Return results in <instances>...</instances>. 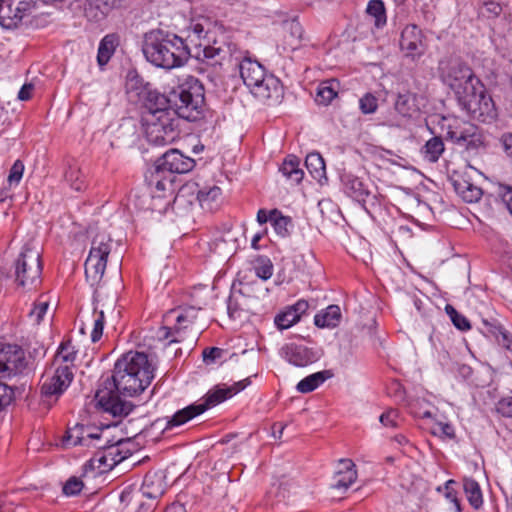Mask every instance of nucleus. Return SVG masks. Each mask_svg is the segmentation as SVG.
Segmentation results:
<instances>
[{
    "mask_svg": "<svg viewBox=\"0 0 512 512\" xmlns=\"http://www.w3.org/2000/svg\"><path fill=\"white\" fill-rule=\"evenodd\" d=\"M104 439L105 443L103 445H97L99 451L85 464V470L87 468L94 469L95 467L100 469L102 466L104 467L102 471L106 468L111 469L132 455V450L129 448L131 444L129 439L120 438L113 441L108 436V430L105 432Z\"/></svg>",
    "mask_w": 512,
    "mask_h": 512,
    "instance_id": "11",
    "label": "nucleus"
},
{
    "mask_svg": "<svg viewBox=\"0 0 512 512\" xmlns=\"http://www.w3.org/2000/svg\"><path fill=\"white\" fill-rule=\"evenodd\" d=\"M136 95L147 109L144 119L146 117H155L160 114L173 112L171 95L167 97L159 91L151 89L148 85L140 88L139 91L136 92Z\"/></svg>",
    "mask_w": 512,
    "mask_h": 512,
    "instance_id": "16",
    "label": "nucleus"
},
{
    "mask_svg": "<svg viewBox=\"0 0 512 512\" xmlns=\"http://www.w3.org/2000/svg\"><path fill=\"white\" fill-rule=\"evenodd\" d=\"M270 221L276 231V233L282 237H286L289 234L288 226L291 223L289 217L283 216L277 209L270 211Z\"/></svg>",
    "mask_w": 512,
    "mask_h": 512,
    "instance_id": "45",
    "label": "nucleus"
},
{
    "mask_svg": "<svg viewBox=\"0 0 512 512\" xmlns=\"http://www.w3.org/2000/svg\"><path fill=\"white\" fill-rule=\"evenodd\" d=\"M359 106L362 113L371 114L377 110L378 100L374 95L367 93L359 100Z\"/></svg>",
    "mask_w": 512,
    "mask_h": 512,
    "instance_id": "53",
    "label": "nucleus"
},
{
    "mask_svg": "<svg viewBox=\"0 0 512 512\" xmlns=\"http://www.w3.org/2000/svg\"><path fill=\"white\" fill-rule=\"evenodd\" d=\"M224 351L218 347L206 348L203 350V359L206 363H213L217 359L221 358Z\"/></svg>",
    "mask_w": 512,
    "mask_h": 512,
    "instance_id": "59",
    "label": "nucleus"
},
{
    "mask_svg": "<svg viewBox=\"0 0 512 512\" xmlns=\"http://www.w3.org/2000/svg\"><path fill=\"white\" fill-rule=\"evenodd\" d=\"M105 324V314L104 310L97 311V308L94 309V324L91 332V340L92 342H97L101 339L103 334Z\"/></svg>",
    "mask_w": 512,
    "mask_h": 512,
    "instance_id": "48",
    "label": "nucleus"
},
{
    "mask_svg": "<svg viewBox=\"0 0 512 512\" xmlns=\"http://www.w3.org/2000/svg\"><path fill=\"white\" fill-rule=\"evenodd\" d=\"M117 0H87L85 16L94 22L105 19L116 8Z\"/></svg>",
    "mask_w": 512,
    "mask_h": 512,
    "instance_id": "22",
    "label": "nucleus"
},
{
    "mask_svg": "<svg viewBox=\"0 0 512 512\" xmlns=\"http://www.w3.org/2000/svg\"><path fill=\"white\" fill-rule=\"evenodd\" d=\"M331 370H322L308 375L298 382L296 389L300 393H310L322 385L326 380L333 377Z\"/></svg>",
    "mask_w": 512,
    "mask_h": 512,
    "instance_id": "26",
    "label": "nucleus"
},
{
    "mask_svg": "<svg viewBox=\"0 0 512 512\" xmlns=\"http://www.w3.org/2000/svg\"><path fill=\"white\" fill-rule=\"evenodd\" d=\"M83 487L82 480L73 476L65 482L62 491L66 496H76L82 491Z\"/></svg>",
    "mask_w": 512,
    "mask_h": 512,
    "instance_id": "50",
    "label": "nucleus"
},
{
    "mask_svg": "<svg viewBox=\"0 0 512 512\" xmlns=\"http://www.w3.org/2000/svg\"><path fill=\"white\" fill-rule=\"evenodd\" d=\"M481 324V332L486 336H491L495 339L500 337V334L506 329L500 321L493 316L482 317Z\"/></svg>",
    "mask_w": 512,
    "mask_h": 512,
    "instance_id": "44",
    "label": "nucleus"
},
{
    "mask_svg": "<svg viewBox=\"0 0 512 512\" xmlns=\"http://www.w3.org/2000/svg\"><path fill=\"white\" fill-rule=\"evenodd\" d=\"M303 28L297 21H292L288 25L287 33L284 36L286 45L291 49H297L302 40Z\"/></svg>",
    "mask_w": 512,
    "mask_h": 512,
    "instance_id": "42",
    "label": "nucleus"
},
{
    "mask_svg": "<svg viewBox=\"0 0 512 512\" xmlns=\"http://www.w3.org/2000/svg\"><path fill=\"white\" fill-rule=\"evenodd\" d=\"M23 171H24L23 163L20 160L15 161L10 169V172H9V176H8L9 183L10 184H13V183L18 184L22 178Z\"/></svg>",
    "mask_w": 512,
    "mask_h": 512,
    "instance_id": "56",
    "label": "nucleus"
},
{
    "mask_svg": "<svg viewBox=\"0 0 512 512\" xmlns=\"http://www.w3.org/2000/svg\"><path fill=\"white\" fill-rule=\"evenodd\" d=\"M502 11L501 6L493 1L484 3L480 10V14L486 18H493L498 16Z\"/></svg>",
    "mask_w": 512,
    "mask_h": 512,
    "instance_id": "55",
    "label": "nucleus"
},
{
    "mask_svg": "<svg viewBox=\"0 0 512 512\" xmlns=\"http://www.w3.org/2000/svg\"><path fill=\"white\" fill-rule=\"evenodd\" d=\"M34 85L31 83L24 84L18 92V99L21 101H27L31 98Z\"/></svg>",
    "mask_w": 512,
    "mask_h": 512,
    "instance_id": "64",
    "label": "nucleus"
},
{
    "mask_svg": "<svg viewBox=\"0 0 512 512\" xmlns=\"http://www.w3.org/2000/svg\"><path fill=\"white\" fill-rule=\"evenodd\" d=\"M118 45V35L108 34L104 36V38L100 41L97 54V61L100 66H104L109 62Z\"/></svg>",
    "mask_w": 512,
    "mask_h": 512,
    "instance_id": "30",
    "label": "nucleus"
},
{
    "mask_svg": "<svg viewBox=\"0 0 512 512\" xmlns=\"http://www.w3.org/2000/svg\"><path fill=\"white\" fill-rule=\"evenodd\" d=\"M438 70L443 84L453 91L458 105L471 118L481 122L496 118L492 97L467 63L460 59L442 60Z\"/></svg>",
    "mask_w": 512,
    "mask_h": 512,
    "instance_id": "2",
    "label": "nucleus"
},
{
    "mask_svg": "<svg viewBox=\"0 0 512 512\" xmlns=\"http://www.w3.org/2000/svg\"><path fill=\"white\" fill-rule=\"evenodd\" d=\"M41 252L32 242L26 243L15 261V282L31 290L41 283Z\"/></svg>",
    "mask_w": 512,
    "mask_h": 512,
    "instance_id": "9",
    "label": "nucleus"
},
{
    "mask_svg": "<svg viewBox=\"0 0 512 512\" xmlns=\"http://www.w3.org/2000/svg\"><path fill=\"white\" fill-rule=\"evenodd\" d=\"M283 357L297 367H305L316 362L320 354L313 348L302 344L289 343L282 348Z\"/></svg>",
    "mask_w": 512,
    "mask_h": 512,
    "instance_id": "20",
    "label": "nucleus"
},
{
    "mask_svg": "<svg viewBox=\"0 0 512 512\" xmlns=\"http://www.w3.org/2000/svg\"><path fill=\"white\" fill-rule=\"evenodd\" d=\"M112 239L111 236L105 232L98 233L94 236L91 243V249L89 254H95V256H101L108 258L111 252Z\"/></svg>",
    "mask_w": 512,
    "mask_h": 512,
    "instance_id": "36",
    "label": "nucleus"
},
{
    "mask_svg": "<svg viewBox=\"0 0 512 512\" xmlns=\"http://www.w3.org/2000/svg\"><path fill=\"white\" fill-rule=\"evenodd\" d=\"M107 259L95 254H89L85 261V275L87 280L94 285L98 283L106 270Z\"/></svg>",
    "mask_w": 512,
    "mask_h": 512,
    "instance_id": "24",
    "label": "nucleus"
},
{
    "mask_svg": "<svg viewBox=\"0 0 512 512\" xmlns=\"http://www.w3.org/2000/svg\"><path fill=\"white\" fill-rule=\"evenodd\" d=\"M140 491L146 498H159L164 493V485L161 477L156 474L145 475Z\"/></svg>",
    "mask_w": 512,
    "mask_h": 512,
    "instance_id": "31",
    "label": "nucleus"
},
{
    "mask_svg": "<svg viewBox=\"0 0 512 512\" xmlns=\"http://www.w3.org/2000/svg\"><path fill=\"white\" fill-rule=\"evenodd\" d=\"M247 299L242 289H233L227 300V312L230 318L237 319L241 317V313L247 310Z\"/></svg>",
    "mask_w": 512,
    "mask_h": 512,
    "instance_id": "34",
    "label": "nucleus"
},
{
    "mask_svg": "<svg viewBox=\"0 0 512 512\" xmlns=\"http://www.w3.org/2000/svg\"><path fill=\"white\" fill-rule=\"evenodd\" d=\"M341 319V310L338 305H330L325 310L316 314L314 323L317 327H336Z\"/></svg>",
    "mask_w": 512,
    "mask_h": 512,
    "instance_id": "32",
    "label": "nucleus"
},
{
    "mask_svg": "<svg viewBox=\"0 0 512 512\" xmlns=\"http://www.w3.org/2000/svg\"><path fill=\"white\" fill-rule=\"evenodd\" d=\"M204 33L203 25L196 23L192 25L186 39H184L189 44L190 49L191 46L194 47L196 58L210 61L213 65H222L224 60H231L233 57L239 59L240 53L237 45L229 41L226 36L222 35L210 44V41L203 42Z\"/></svg>",
    "mask_w": 512,
    "mask_h": 512,
    "instance_id": "7",
    "label": "nucleus"
},
{
    "mask_svg": "<svg viewBox=\"0 0 512 512\" xmlns=\"http://www.w3.org/2000/svg\"><path fill=\"white\" fill-rule=\"evenodd\" d=\"M366 11L375 19L374 24L377 28H381L386 24V10L382 0H370Z\"/></svg>",
    "mask_w": 512,
    "mask_h": 512,
    "instance_id": "41",
    "label": "nucleus"
},
{
    "mask_svg": "<svg viewBox=\"0 0 512 512\" xmlns=\"http://www.w3.org/2000/svg\"><path fill=\"white\" fill-rule=\"evenodd\" d=\"M0 378V412L5 410L14 400L15 394L12 386H9Z\"/></svg>",
    "mask_w": 512,
    "mask_h": 512,
    "instance_id": "49",
    "label": "nucleus"
},
{
    "mask_svg": "<svg viewBox=\"0 0 512 512\" xmlns=\"http://www.w3.org/2000/svg\"><path fill=\"white\" fill-rule=\"evenodd\" d=\"M196 314L197 312L194 308H189L183 313H179L176 316V324L174 328L162 327L160 329V338L167 339L173 336L174 338L170 343H180L188 338L187 334L189 332L191 333V340L195 342L200 333L199 328H194Z\"/></svg>",
    "mask_w": 512,
    "mask_h": 512,
    "instance_id": "14",
    "label": "nucleus"
},
{
    "mask_svg": "<svg viewBox=\"0 0 512 512\" xmlns=\"http://www.w3.org/2000/svg\"><path fill=\"white\" fill-rule=\"evenodd\" d=\"M395 109L404 117H412L419 111L416 94L409 91L399 93L395 102Z\"/></svg>",
    "mask_w": 512,
    "mask_h": 512,
    "instance_id": "28",
    "label": "nucleus"
},
{
    "mask_svg": "<svg viewBox=\"0 0 512 512\" xmlns=\"http://www.w3.org/2000/svg\"><path fill=\"white\" fill-rule=\"evenodd\" d=\"M339 84L336 80H328L319 84L315 101L318 104L328 105L337 96Z\"/></svg>",
    "mask_w": 512,
    "mask_h": 512,
    "instance_id": "39",
    "label": "nucleus"
},
{
    "mask_svg": "<svg viewBox=\"0 0 512 512\" xmlns=\"http://www.w3.org/2000/svg\"><path fill=\"white\" fill-rule=\"evenodd\" d=\"M433 433L445 436L449 439L455 438L454 427L449 423H444V422L437 423L434 428Z\"/></svg>",
    "mask_w": 512,
    "mask_h": 512,
    "instance_id": "57",
    "label": "nucleus"
},
{
    "mask_svg": "<svg viewBox=\"0 0 512 512\" xmlns=\"http://www.w3.org/2000/svg\"><path fill=\"white\" fill-rule=\"evenodd\" d=\"M195 164L193 158L184 155L180 150L170 149L156 161V172L184 174L190 172Z\"/></svg>",
    "mask_w": 512,
    "mask_h": 512,
    "instance_id": "17",
    "label": "nucleus"
},
{
    "mask_svg": "<svg viewBox=\"0 0 512 512\" xmlns=\"http://www.w3.org/2000/svg\"><path fill=\"white\" fill-rule=\"evenodd\" d=\"M380 422L386 427H397L398 425V412L396 410H389L380 416Z\"/></svg>",
    "mask_w": 512,
    "mask_h": 512,
    "instance_id": "60",
    "label": "nucleus"
},
{
    "mask_svg": "<svg viewBox=\"0 0 512 512\" xmlns=\"http://www.w3.org/2000/svg\"><path fill=\"white\" fill-rule=\"evenodd\" d=\"M253 269L260 279L266 281L273 275V264L266 256H257L253 260Z\"/></svg>",
    "mask_w": 512,
    "mask_h": 512,
    "instance_id": "43",
    "label": "nucleus"
},
{
    "mask_svg": "<svg viewBox=\"0 0 512 512\" xmlns=\"http://www.w3.org/2000/svg\"><path fill=\"white\" fill-rule=\"evenodd\" d=\"M499 345L512 352V334L505 329L500 337L496 338Z\"/></svg>",
    "mask_w": 512,
    "mask_h": 512,
    "instance_id": "62",
    "label": "nucleus"
},
{
    "mask_svg": "<svg viewBox=\"0 0 512 512\" xmlns=\"http://www.w3.org/2000/svg\"><path fill=\"white\" fill-rule=\"evenodd\" d=\"M239 53L240 57L238 60L233 57L231 60H224V62L239 68L243 82L250 88L255 97L263 101L277 100L282 92L279 80L273 75H267L264 67L259 62L243 58L240 50Z\"/></svg>",
    "mask_w": 512,
    "mask_h": 512,
    "instance_id": "5",
    "label": "nucleus"
},
{
    "mask_svg": "<svg viewBox=\"0 0 512 512\" xmlns=\"http://www.w3.org/2000/svg\"><path fill=\"white\" fill-rule=\"evenodd\" d=\"M456 484V482L452 479L448 480L445 484H444V487H443V490L445 491L444 495L445 497L450 500L456 510L458 512L461 511V504H460V501L458 500L457 498V492L456 490L454 489V485ZM438 491H442V487H438L437 488Z\"/></svg>",
    "mask_w": 512,
    "mask_h": 512,
    "instance_id": "52",
    "label": "nucleus"
},
{
    "mask_svg": "<svg viewBox=\"0 0 512 512\" xmlns=\"http://www.w3.org/2000/svg\"><path fill=\"white\" fill-rule=\"evenodd\" d=\"M340 469L336 474V479L333 488L348 489L357 479V471L355 464L350 459L339 460Z\"/></svg>",
    "mask_w": 512,
    "mask_h": 512,
    "instance_id": "23",
    "label": "nucleus"
},
{
    "mask_svg": "<svg viewBox=\"0 0 512 512\" xmlns=\"http://www.w3.org/2000/svg\"><path fill=\"white\" fill-rule=\"evenodd\" d=\"M28 362L24 350L18 345L0 347V378H10L24 372Z\"/></svg>",
    "mask_w": 512,
    "mask_h": 512,
    "instance_id": "15",
    "label": "nucleus"
},
{
    "mask_svg": "<svg viewBox=\"0 0 512 512\" xmlns=\"http://www.w3.org/2000/svg\"><path fill=\"white\" fill-rule=\"evenodd\" d=\"M49 307V303L47 300L39 299L35 302L33 309L29 313V317L34 321V323L39 324L46 314Z\"/></svg>",
    "mask_w": 512,
    "mask_h": 512,
    "instance_id": "51",
    "label": "nucleus"
},
{
    "mask_svg": "<svg viewBox=\"0 0 512 512\" xmlns=\"http://www.w3.org/2000/svg\"><path fill=\"white\" fill-rule=\"evenodd\" d=\"M250 384V379L246 378L242 381L234 383L232 386L220 388L217 387L210 390L204 397V402L191 404L177 411L167 422V428L180 426L193 419L194 417L204 413L207 409L212 408L233 395L239 393Z\"/></svg>",
    "mask_w": 512,
    "mask_h": 512,
    "instance_id": "8",
    "label": "nucleus"
},
{
    "mask_svg": "<svg viewBox=\"0 0 512 512\" xmlns=\"http://www.w3.org/2000/svg\"><path fill=\"white\" fill-rule=\"evenodd\" d=\"M267 504L273 505L275 502H281L285 498V489L282 484H273L271 489L267 492Z\"/></svg>",
    "mask_w": 512,
    "mask_h": 512,
    "instance_id": "54",
    "label": "nucleus"
},
{
    "mask_svg": "<svg viewBox=\"0 0 512 512\" xmlns=\"http://www.w3.org/2000/svg\"><path fill=\"white\" fill-rule=\"evenodd\" d=\"M299 164V158L293 155H289L287 158H285L279 170L284 177L291 180L295 184H299L304 177V172L299 168Z\"/></svg>",
    "mask_w": 512,
    "mask_h": 512,
    "instance_id": "33",
    "label": "nucleus"
},
{
    "mask_svg": "<svg viewBox=\"0 0 512 512\" xmlns=\"http://www.w3.org/2000/svg\"><path fill=\"white\" fill-rule=\"evenodd\" d=\"M34 4L33 0H5L0 5V24L7 29L16 28Z\"/></svg>",
    "mask_w": 512,
    "mask_h": 512,
    "instance_id": "18",
    "label": "nucleus"
},
{
    "mask_svg": "<svg viewBox=\"0 0 512 512\" xmlns=\"http://www.w3.org/2000/svg\"><path fill=\"white\" fill-rule=\"evenodd\" d=\"M463 488L470 505L474 509H479L483 504L482 491L479 483L472 478H465Z\"/></svg>",
    "mask_w": 512,
    "mask_h": 512,
    "instance_id": "37",
    "label": "nucleus"
},
{
    "mask_svg": "<svg viewBox=\"0 0 512 512\" xmlns=\"http://www.w3.org/2000/svg\"><path fill=\"white\" fill-rule=\"evenodd\" d=\"M156 364L144 352L129 351L119 358L111 377L103 379L95 394L97 406L113 417H126L134 404L122 396L141 394L155 377Z\"/></svg>",
    "mask_w": 512,
    "mask_h": 512,
    "instance_id": "1",
    "label": "nucleus"
},
{
    "mask_svg": "<svg viewBox=\"0 0 512 512\" xmlns=\"http://www.w3.org/2000/svg\"><path fill=\"white\" fill-rule=\"evenodd\" d=\"M221 194V189L218 186L214 185L209 188L204 187L198 191L197 199L203 208L212 210L214 208V204L218 203Z\"/></svg>",
    "mask_w": 512,
    "mask_h": 512,
    "instance_id": "40",
    "label": "nucleus"
},
{
    "mask_svg": "<svg viewBox=\"0 0 512 512\" xmlns=\"http://www.w3.org/2000/svg\"><path fill=\"white\" fill-rule=\"evenodd\" d=\"M299 320V316L295 314V311H292L289 307H287L284 311L278 313L275 316L274 323L278 329L284 330L292 327Z\"/></svg>",
    "mask_w": 512,
    "mask_h": 512,
    "instance_id": "46",
    "label": "nucleus"
},
{
    "mask_svg": "<svg viewBox=\"0 0 512 512\" xmlns=\"http://www.w3.org/2000/svg\"><path fill=\"white\" fill-rule=\"evenodd\" d=\"M144 120L146 122V138L153 145H168L179 137V119L174 112L146 117Z\"/></svg>",
    "mask_w": 512,
    "mask_h": 512,
    "instance_id": "12",
    "label": "nucleus"
},
{
    "mask_svg": "<svg viewBox=\"0 0 512 512\" xmlns=\"http://www.w3.org/2000/svg\"><path fill=\"white\" fill-rule=\"evenodd\" d=\"M400 48L407 57H420L425 52V44L421 29L415 25H407L401 33Z\"/></svg>",
    "mask_w": 512,
    "mask_h": 512,
    "instance_id": "19",
    "label": "nucleus"
},
{
    "mask_svg": "<svg viewBox=\"0 0 512 512\" xmlns=\"http://www.w3.org/2000/svg\"><path fill=\"white\" fill-rule=\"evenodd\" d=\"M172 111L179 119L196 121L202 118L205 107V90L195 77H187L171 92Z\"/></svg>",
    "mask_w": 512,
    "mask_h": 512,
    "instance_id": "6",
    "label": "nucleus"
},
{
    "mask_svg": "<svg viewBox=\"0 0 512 512\" xmlns=\"http://www.w3.org/2000/svg\"><path fill=\"white\" fill-rule=\"evenodd\" d=\"M77 351L72 345L71 341H64L60 344L53 360V365L68 366L74 372V362L76 359Z\"/></svg>",
    "mask_w": 512,
    "mask_h": 512,
    "instance_id": "29",
    "label": "nucleus"
},
{
    "mask_svg": "<svg viewBox=\"0 0 512 512\" xmlns=\"http://www.w3.org/2000/svg\"><path fill=\"white\" fill-rule=\"evenodd\" d=\"M456 192L469 203L478 201L482 196V189L464 177H458L453 181Z\"/></svg>",
    "mask_w": 512,
    "mask_h": 512,
    "instance_id": "27",
    "label": "nucleus"
},
{
    "mask_svg": "<svg viewBox=\"0 0 512 512\" xmlns=\"http://www.w3.org/2000/svg\"><path fill=\"white\" fill-rule=\"evenodd\" d=\"M106 430H108V427L96 429V432H94L90 426L77 424L75 427L68 429L64 442L68 445L89 447L93 440H103Z\"/></svg>",
    "mask_w": 512,
    "mask_h": 512,
    "instance_id": "21",
    "label": "nucleus"
},
{
    "mask_svg": "<svg viewBox=\"0 0 512 512\" xmlns=\"http://www.w3.org/2000/svg\"><path fill=\"white\" fill-rule=\"evenodd\" d=\"M499 195L512 215V187L500 186Z\"/></svg>",
    "mask_w": 512,
    "mask_h": 512,
    "instance_id": "61",
    "label": "nucleus"
},
{
    "mask_svg": "<svg viewBox=\"0 0 512 512\" xmlns=\"http://www.w3.org/2000/svg\"><path fill=\"white\" fill-rule=\"evenodd\" d=\"M305 166L310 175L318 182L321 183L323 179H326V166L322 156L313 152L306 156Z\"/></svg>",
    "mask_w": 512,
    "mask_h": 512,
    "instance_id": "35",
    "label": "nucleus"
},
{
    "mask_svg": "<svg viewBox=\"0 0 512 512\" xmlns=\"http://www.w3.org/2000/svg\"><path fill=\"white\" fill-rule=\"evenodd\" d=\"M341 182L345 194L361 204L373 219H377L386 233L397 235L409 231V228L402 224L399 209L395 206L382 208L378 196L372 193L368 183L351 173L343 174Z\"/></svg>",
    "mask_w": 512,
    "mask_h": 512,
    "instance_id": "3",
    "label": "nucleus"
},
{
    "mask_svg": "<svg viewBox=\"0 0 512 512\" xmlns=\"http://www.w3.org/2000/svg\"><path fill=\"white\" fill-rule=\"evenodd\" d=\"M74 378V372L68 366L53 365L45 374L41 386V397L44 402L56 401L70 386Z\"/></svg>",
    "mask_w": 512,
    "mask_h": 512,
    "instance_id": "13",
    "label": "nucleus"
},
{
    "mask_svg": "<svg viewBox=\"0 0 512 512\" xmlns=\"http://www.w3.org/2000/svg\"><path fill=\"white\" fill-rule=\"evenodd\" d=\"M496 409L502 416L512 418V396L502 398Z\"/></svg>",
    "mask_w": 512,
    "mask_h": 512,
    "instance_id": "58",
    "label": "nucleus"
},
{
    "mask_svg": "<svg viewBox=\"0 0 512 512\" xmlns=\"http://www.w3.org/2000/svg\"><path fill=\"white\" fill-rule=\"evenodd\" d=\"M65 180L75 191H82L86 187L85 176L79 165L74 161L68 165L64 174Z\"/></svg>",
    "mask_w": 512,
    "mask_h": 512,
    "instance_id": "38",
    "label": "nucleus"
},
{
    "mask_svg": "<svg viewBox=\"0 0 512 512\" xmlns=\"http://www.w3.org/2000/svg\"><path fill=\"white\" fill-rule=\"evenodd\" d=\"M445 151V144L441 136H433L421 147L420 153L424 160L436 163Z\"/></svg>",
    "mask_w": 512,
    "mask_h": 512,
    "instance_id": "25",
    "label": "nucleus"
},
{
    "mask_svg": "<svg viewBox=\"0 0 512 512\" xmlns=\"http://www.w3.org/2000/svg\"><path fill=\"white\" fill-rule=\"evenodd\" d=\"M500 142L507 156L512 158V133L503 134Z\"/></svg>",
    "mask_w": 512,
    "mask_h": 512,
    "instance_id": "63",
    "label": "nucleus"
},
{
    "mask_svg": "<svg viewBox=\"0 0 512 512\" xmlns=\"http://www.w3.org/2000/svg\"><path fill=\"white\" fill-rule=\"evenodd\" d=\"M142 51L148 62L167 70L183 66L191 56L189 44L183 38L163 29L144 34Z\"/></svg>",
    "mask_w": 512,
    "mask_h": 512,
    "instance_id": "4",
    "label": "nucleus"
},
{
    "mask_svg": "<svg viewBox=\"0 0 512 512\" xmlns=\"http://www.w3.org/2000/svg\"><path fill=\"white\" fill-rule=\"evenodd\" d=\"M445 311L457 329L467 331L471 328L469 320L464 315L460 314L452 305L447 304Z\"/></svg>",
    "mask_w": 512,
    "mask_h": 512,
    "instance_id": "47",
    "label": "nucleus"
},
{
    "mask_svg": "<svg viewBox=\"0 0 512 512\" xmlns=\"http://www.w3.org/2000/svg\"><path fill=\"white\" fill-rule=\"evenodd\" d=\"M442 122V129H446V140L469 152H476L484 147L481 131L471 122L457 117H443Z\"/></svg>",
    "mask_w": 512,
    "mask_h": 512,
    "instance_id": "10",
    "label": "nucleus"
}]
</instances>
